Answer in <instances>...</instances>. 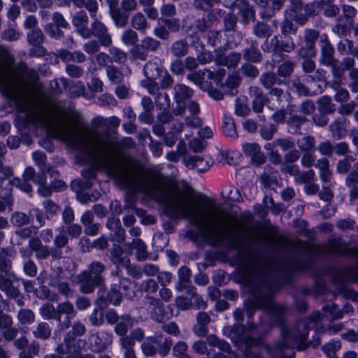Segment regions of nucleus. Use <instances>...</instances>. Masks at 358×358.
<instances>
[{
  "label": "nucleus",
  "instance_id": "f257e3e1",
  "mask_svg": "<svg viewBox=\"0 0 358 358\" xmlns=\"http://www.w3.org/2000/svg\"><path fill=\"white\" fill-rule=\"evenodd\" d=\"M163 210L172 221L187 220L198 229L208 245L237 251L234 258V264L238 268L250 297L244 301L243 309L236 308L234 311L236 323L224 329L223 331L235 345L241 350L243 348L245 357H250L251 348L264 345L263 340L271 328L286 327L288 308L275 303L276 292L290 284L296 273L315 275L313 261L310 258L294 259L280 264L274 259L263 258L245 246L241 236L234 230H225L217 217L207 219L201 211L178 198L173 197Z\"/></svg>",
  "mask_w": 358,
  "mask_h": 358
},
{
  "label": "nucleus",
  "instance_id": "f03ea898",
  "mask_svg": "<svg viewBox=\"0 0 358 358\" xmlns=\"http://www.w3.org/2000/svg\"><path fill=\"white\" fill-rule=\"evenodd\" d=\"M15 71L17 79L0 66V92L6 99L15 103L17 115L14 124L21 134L25 136L24 143L29 145L32 142L31 136L45 134L39 141V145L45 150L53 152L52 140H57L65 144L68 149L83 156V158L77 156L79 164H90L81 171L83 180L72 182L71 188L75 192L90 189L97 173L103 172L114 180L119 189L127 190L125 197L127 208H134L138 194L156 201L162 208L173 198L162 189L160 185L141 178L107 150L115 146L114 138L108 131L101 134L94 132L99 147V150H95L81 135L67 126L65 121L67 108L65 106L55 104L48 109L22 99V93L29 85L30 81L36 79V75L24 64H19Z\"/></svg>",
  "mask_w": 358,
  "mask_h": 358
},
{
  "label": "nucleus",
  "instance_id": "7ed1b4c3",
  "mask_svg": "<svg viewBox=\"0 0 358 358\" xmlns=\"http://www.w3.org/2000/svg\"><path fill=\"white\" fill-rule=\"evenodd\" d=\"M352 310L351 306H345L342 310L334 303L326 304L322 308V313L319 310L313 312L309 317L298 321L292 329L282 327L280 341L273 347L264 344V348L269 358H295L294 349L303 351L309 345L307 338L310 328L324 318L330 321L341 319L344 310Z\"/></svg>",
  "mask_w": 358,
  "mask_h": 358
},
{
  "label": "nucleus",
  "instance_id": "20e7f679",
  "mask_svg": "<svg viewBox=\"0 0 358 358\" xmlns=\"http://www.w3.org/2000/svg\"><path fill=\"white\" fill-rule=\"evenodd\" d=\"M13 172L10 168H5L1 170L0 176V212L6 209L12 210L13 199L11 196V191L15 187L21 191L29 193L31 192V187L27 183H20L19 178H12Z\"/></svg>",
  "mask_w": 358,
  "mask_h": 358
},
{
  "label": "nucleus",
  "instance_id": "39448f33",
  "mask_svg": "<svg viewBox=\"0 0 358 358\" xmlns=\"http://www.w3.org/2000/svg\"><path fill=\"white\" fill-rule=\"evenodd\" d=\"M105 265L100 262L94 261L87 268L82 271L73 278V282L79 285L80 291L83 294L92 293L96 287H99L104 281L102 275Z\"/></svg>",
  "mask_w": 358,
  "mask_h": 358
},
{
  "label": "nucleus",
  "instance_id": "423d86ee",
  "mask_svg": "<svg viewBox=\"0 0 358 358\" xmlns=\"http://www.w3.org/2000/svg\"><path fill=\"white\" fill-rule=\"evenodd\" d=\"M11 252V249L0 248V289L8 296H16L18 289L13 285L14 276L10 273L11 262L9 259Z\"/></svg>",
  "mask_w": 358,
  "mask_h": 358
},
{
  "label": "nucleus",
  "instance_id": "0eeeda50",
  "mask_svg": "<svg viewBox=\"0 0 358 358\" xmlns=\"http://www.w3.org/2000/svg\"><path fill=\"white\" fill-rule=\"evenodd\" d=\"M209 24L204 18L199 19L190 27V33L188 34V37L190 42L195 49L201 52L197 55V59L201 64H205L212 62L214 59V55L212 52L208 51L204 49V45L199 42L201 36H203L205 31L208 27Z\"/></svg>",
  "mask_w": 358,
  "mask_h": 358
},
{
  "label": "nucleus",
  "instance_id": "6e6552de",
  "mask_svg": "<svg viewBox=\"0 0 358 358\" xmlns=\"http://www.w3.org/2000/svg\"><path fill=\"white\" fill-rule=\"evenodd\" d=\"M145 79L141 80V85L150 94H155L159 90L156 80L163 73L162 61L155 58L148 62L143 69Z\"/></svg>",
  "mask_w": 358,
  "mask_h": 358
},
{
  "label": "nucleus",
  "instance_id": "1a4fd4ad",
  "mask_svg": "<svg viewBox=\"0 0 358 358\" xmlns=\"http://www.w3.org/2000/svg\"><path fill=\"white\" fill-rule=\"evenodd\" d=\"M69 334L64 339V343L57 345L56 351L61 355L68 354L69 358H95L92 354H84L82 349L86 345L85 341L82 339H71Z\"/></svg>",
  "mask_w": 358,
  "mask_h": 358
},
{
  "label": "nucleus",
  "instance_id": "9d476101",
  "mask_svg": "<svg viewBox=\"0 0 358 358\" xmlns=\"http://www.w3.org/2000/svg\"><path fill=\"white\" fill-rule=\"evenodd\" d=\"M110 260L117 268H125L127 273L134 278H140L142 272L139 267L130 264V259L127 255H123V250L117 245H113L110 251Z\"/></svg>",
  "mask_w": 358,
  "mask_h": 358
},
{
  "label": "nucleus",
  "instance_id": "9b49d317",
  "mask_svg": "<svg viewBox=\"0 0 358 358\" xmlns=\"http://www.w3.org/2000/svg\"><path fill=\"white\" fill-rule=\"evenodd\" d=\"M131 288V282L125 278H119L118 283H113L110 285V291L104 296L105 300L108 303L113 306H119L122 301L123 296L131 298L129 291Z\"/></svg>",
  "mask_w": 358,
  "mask_h": 358
},
{
  "label": "nucleus",
  "instance_id": "f8f14e48",
  "mask_svg": "<svg viewBox=\"0 0 358 358\" xmlns=\"http://www.w3.org/2000/svg\"><path fill=\"white\" fill-rule=\"evenodd\" d=\"M53 84L55 85V91L56 93L66 91L67 94L71 98L80 96H85V87L84 83L82 81H75L62 77L55 79L52 83H51L52 87H54Z\"/></svg>",
  "mask_w": 358,
  "mask_h": 358
},
{
  "label": "nucleus",
  "instance_id": "ddd939ff",
  "mask_svg": "<svg viewBox=\"0 0 358 358\" xmlns=\"http://www.w3.org/2000/svg\"><path fill=\"white\" fill-rule=\"evenodd\" d=\"M356 13L357 10L353 6L343 5V14L345 19L343 17H338L336 24L332 27L333 32L341 37L347 36L352 24V18Z\"/></svg>",
  "mask_w": 358,
  "mask_h": 358
},
{
  "label": "nucleus",
  "instance_id": "4468645a",
  "mask_svg": "<svg viewBox=\"0 0 358 358\" xmlns=\"http://www.w3.org/2000/svg\"><path fill=\"white\" fill-rule=\"evenodd\" d=\"M113 338V336L110 332L98 331L90 336L88 348L93 352H101L111 345Z\"/></svg>",
  "mask_w": 358,
  "mask_h": 358
},
{
  "label": "nucleus",
  "instance_id": "2eb2a0df",
  "mask_svg": "<svg viewBox=\"0 0 358 358\" xmlns=\"http://www.w3.org/2000/svg\"><path fill=\"white\" fill-rule=\"evenodd\" d=\"M94 21L89 28V38L92 36L98 38L101 45L108 47L112 43L111 36L108 32L107 27L99 20V17L93 18Z\"/></svg>",
  "mask_w": 358,
  "mask_h": 358
},
{
  "label": "nucleus",
  "instance_id": "dca6fc26",
  "mask_svg": "<svg viewBox=\"0 0 358 358\" xmlns=\"http://www.w3.org/2000/svg\"><path fill=\"white\" fill-rule=\"evenodd\" d=\"M182 162L188 169H196L199 172H205L213 165V159L209 156L188 155L183 158Z\"/></svg>",
  "mask_w": 358,
  "mask_h": 358
},
{
  "label": "nucleus",
  "instance_id": "f3484780",
  "mask_svg": "<svg viewBox=\"0 0 358 358\" xmlns=\"http://www.w3.org/2000/svg\"><path fill=\"white\" fill-rule=\"evenodd\" d=\"M222 4L229 8H231L237 4L243 23H248L250 20H255V12L252 7L246 2V0H223Z\"/></svg>",
  "mask_w": 358,
  "mask_h": 358
},
{
  "label": "nucleus",
  "instance_id": "a211bd4d",
  "mask_svg": "<svg viewBox=\"0 0 358 358\" xmlns=\"http://www.w3.org/2000/svg\"><path fill=\"white\" fill-rule=\"evenodd\" d=\"M225 74L226 71L223 68H220L216 71L204 69L203 71H199L196 73L189 74L187 76V78L195 82L206 78L214 81L216 85L220 86L222 85V81L225 76Z\"/></svg>",
  "mask_w": 358,
  "mask_h": 358
},
{
  "label": "nucleus",
  "instance_id": "6ab92c4d",
  "mask_svg": "<svg viewBox=\"0 0 358 358\" xmlns=\"http://www.w3.org/2000/svg\"><path fill=\"white\" fill-rule=\"evenodd\" d=\"M59 315V324L62 329H67L71 325V320L76 315L73 305L69 301L58 303L57 306Z\"/></svg>",
  "mask_w": 358,
  "mask_h": 358
},
{
  "label": "nucleus",
  "instance_id": "aec40b11",
  "mask_svg": "<svg viewBox=\"0 0 358 358\" xmlns=\"http://www.w3.org/2000/svg\"><path fill=\"white\" fill-rule=\"evenodd\" d=\"M124 247L125 251H123V255L129 257L135 250V257L138 261L143 262L147 259L148 256L147 247L141 239L136 238L131 242H127L124 244Z\"/></svg>",
  "mask_w": 358,
  "mask_h": 358
},
{
  "label": "nucleus",
  "instance_id": "412c9836",
  "mask_svg": "<svg viewBox=\"0 0 358 358\" xmlns=\"http://www.w3.org/2000/svg\"><path fill=\"white\" fill-rule=\"evenodd\" d=\"M320 252L331 255H348L351 250L345 245H342L341 241L336 238H330L320 249Z\"/></svg>",
  "mask_w": 358,
  "mask_h": 358
},
{
  "label": "nucleus",
  "instance_id": "4be33fe9",
  "mask_svg": "<svg viewBox=\"0 0 358 358\" xmlns=\"http://www.w3.org/2000/svg\"><path fill=\"white\" fill-rule=\"evenodd\" d=\"M106 227L110 231L109 239L111 241L122 243L125 239V231L121 226L119 218L110 217L107 220Z\"/></svg>",
  "mask_w": 358,
  "mask_h": 358
},
{
  "label": "nucleus",
  "instance_id": "5701e85b",
  "mask_svg": "<svg viewBox=\"0 0 358 358\" xmlns=\"http://www.w3.org/2000/svg\"><path fill=\"white\" fill-rule=\"evenodd\" d=\"M173 91V98L179 108L178 113H180L185 107L186 102L192 97L193 92L189 87L184 84L175 85Z\"/></svg>",
  "mask_w": 358,
  "mask_h": 358
},
{
  "label": "nucleus",
  "instance_id": "b1692460",
  "mask_svg": "<svg viewBox=\"0 0 358 358\" xmlns=\"http://www.w3.org/2000/svg\"><path fill=\"white\" fill-rule=\"evenodd\" d=\"M108 306V303L104 299V296L99 292V297L95 302V308L90 316L91 324L94 326H100L104 322L103 310Z\"/></svg>",
  "mask_w": 358,
  "mask_h": 358
},
{
  "label": "nucleus",
  "instance_id": "393cba45",
  "mask_svg": "<svg viewBox=\"0 0 358 358\" xmlns=\"http://www.w3.org/2000/svg\"><path fill=\"white\" fill-rule=\"evenodd\" d=\"M146 303L149 304L151 318L157 322H163L166 319V314L162 301L158 299L147 297Z\"/></svg>",
  "mask_w": 358,
  "mask_h": 358
},
{
  "label": "nucleus",
  "instance_id": "a878e982",
  "mask_svg": "<svg viewBox=\"0 0 358 358\" xmlns=\"http://www.w3.org/2000/svg\"><path fill=\"white\" fill-rule=\"evenodd\" d=\"M87 23L88 17L84 10H80L73 17L72 24L77 28L78 34L83 38H89L90 31Z\"/></svg>",
  "mask_w": 358,
  "mask_h": 358
},
{
  "label": "nucleus",
  "instance_id": "bb28decb",
  "mask_svg": "<svg viewBox=\"0 0 358 358\" xmlns=\"http://www.w3.org/2000/svg\"><path fill=\"white\" fill-rule=\"evenodd\" d=\"M318 36V31L315 29H307L305 30L304 38L308 50L306 51L304 48H301L299 52V55L301 57H305L307 56H313L315 55L316 52L314 46Z\"/></svg>",
  "mask_w": 358,
  "mask_h": 358
},
{
  "label": "nucleus",
  "instance_id": "cd10ccee",
  "mask_svg": "<svg viewBox=\"0 0 358 358\" xmlns=\"http://www.w3.org/2000/svg\"><path fill=\"white\" fill-rule=\"evenodd\" d=\"M11 317L6 314H0V332L6 341L13 340L17 335V331L12 327Z\"/></svg>",
  "mask_w": 358,
  "mask_h": 358
},
{
  "label": "nucleus",
  "instance_id": "c85d7f7f",
  "mask_svg": "<svg viewBox=\"0 0 358 358\" xmlns=\"http://www.w3.org/2000/svg\"><path fill=\"white\" fill-rule=\"evenodd\" d=\"M207 341L209 345L216 347L219 350V352H216L213 355V358H229V356L225 354H231V347L227 342L223 340H220L217 337L213 335L209 336L207 338Z\"/></svg>",
  "mask_w": 358,
  "mask_h": 358
},
{
  "label": "nucleus",
  "instance_id": "c756f323",
  "mask_svg": "<svg viewBox=\"0 0 358 358\" xmlns=\"http://www.w3.org/2000/svg\"><path fill=\"white\" fill-rule=\"evenodd\" d=\"M58 234L54 239L55 250L52 252V256L57 259L62 257V252L59 250L64 248L69 243V237L66 234V227L60 226L56 229Z\"/></svg>",
  "mask_w": 358,
  "mask_h": 358
},
{
  "label": "nucleus",
  "instance_id": "7c9ffc66",
  "mask_svg": "<svg viewBox=\"0 0 358 358\" xmlns=\"http://www.w3.org/2000/svg\"><path fill=\"white\" fill-rule=\"evenodd\" d=\"M216 57L215 58V63L226 66L229 69L235 68L239 63L241 55L238 52H231L227 56H223L220 54V51L217 49L215 50Z\"/></svg>",
  "mask_w": 358,
  "mask_h": 358
},
{
  "label": "nucleus",
  "instance_id": "2f4dec72",
  "mask_svg": "<svg viewBox=\"0 0 358 358\" xmlns=\"http://www.w3.org/2000/svg\"><path fill=\"white\" fill-rule=\"evenodd\" d=\"M131 73V70L129 66H122L120 69L114 65H109L106 67V74L109 80L114 83H120L123 80L124 76H127Z\"/></svg>",
  "mask_w": 358,
  "mask_h": 358
},
{
  "label": "nucleus",
  "instance_id": "473e14b6",
  "mask_svg": "<svg viewBox=\"0 0 358 358\" xmlns=\"http://www.w3.org/2000/svg\"><path fill=\"white\" fill-rule=\"evenodd\" d=\"M187 110L190 115L185 119V123L188 127L192 128H197L201 125V119L197 115L199 113V106L197 102L194 101H188Z\"/></svg>",
  "mask_w": 358,
  "mask_h": 358
},
{
  "label": "nucleus",
  "instance_id": "72a5a7b5",
  "mask_svg": "<svg viewBox=\"0 0 358 358\" xmlns=\"http://www.w3.org/2000/svg\"><path fill=\"white\" fill-rule=\"evenodd\" d=\"M162 337L161 336H154L148 337L141 344L143 353L147 357L153 356L157 348L161 346Z\"/></svg>",
  "mask_w": 358,
  "mask_h": 358
},
{
  "label": "nucleus",
  "instance_id": "f704fd0d",
  "mask_svg": "<svg viewBox=\"0 0 358 358\" xmlns=\"http://www.w3.org/2000/svg\"><path fill=\"white\" fill-rule=\"evenodd\" d=\"M323 41V36H322ZM324 44L321 48V55L320 58V64L324 66L333 64L336 59L334 57V48L327 39V36H324Z\"/></svg>",
  "mask_w": 358,
  "mask_h": 358
},
{
  "label": "nucleus",
  "instance_id": "c9c22d12",
  "mask_svg": "<svg viewBox=\"0 0 358 358\" xmlns=\"http://www.w3.org/2000/svg\"><path fill=\"white\" fill-rule=\"evenodd\" d=\"M178 281L175 285V289L177 292H182L184 289L186 291L189 287L192 286L190 284V278H191V270L189 267L186 266H183L178 269Z\"/></svg>",
  "mask_w": 358,
  "mask_h": 358
},
{
  "label": "nucleus",
  "instance_id": "e433bc0d",
  "mask_svg": "<svg viewBox=\"0 0 358 358\" xmlns=\"http://www.w3.org/2000/svg\"><path fill=\"white\" fill-rule=\"evenodd\" d=\"M345 183L350 188L351 201L358 199V162L355 164L353 171L346 178Z\"/></svg>",
  "mask_w": 358,
  "mask_h": 358
},
{
  "label": "nucleus",
  "instance_id": "4c0bfd02",
  "mask_svg": "<svg viewBox=\"0 0 358 358\" xmlns=\"http://www.w3.org/2000/svg\"><path fill=\"white\" fill-rule=\"evenodd\" d=\"M91 64L87 68V73L94 74L98 69L107 67L108 62H111L110 56L103 52H99L94 57L90 58Z\"/></svg>",
  "mask_w": 358,
  "mask_h": 358
},
{
  "label": "nucleus",
  "instance_id": "58836bf2",
  "mask_svg": "<svg viewBox=\"0 0 358 358\" xmlns=\"http://www.w3.org/2000/svg\"><path fill=\"white\" fill-rule=\"evenodd\" d=\"M243 152L258 164L264 162L265 157L260 153V147L255 143H245L242 145Z\"/></svg>",
  "mask_w": 358,
  "mask_h": 358
},
{
  "label": "nucleus",
  "instance_id": "ea45409f",
  "mask_svg": "<svg viewBox=\"0 0 358 358\" xmlns=\"http://www.w3.org/2000/svg\"><path fill=\"white\" fill-rule=\"evenodd\" d=\"M249 94L251 97H253L252 109L254 112L256 113H261L266 101L261 89L257 86H252L249 88Z\"/></svg>",
  "mask_w": 358,
  "mask_h": 358
},
{
  "label": "nucleus",
  "instance_id": "a19ab883",
  "mask_svg": "<svg viewBox=\"0 0 358 358\" xmlns=\"http://www.w3.org/2000/svg\"><path fill=\"white\" fill-rule=\"evenodd\" d=\"M58 56L65 63L70 62L83 63L86 60L85 55L80 50L71 52L67 50H60Z\"/></svg>",
  "mask_w": 358,
  "mask_h": 358
},
{
  "label": "nucleus",
  "instance_id": "79ce46f5",
  "mask_svg": "<svg viewBox=\"0 0 358 358\" xmlns=\"http://www.w3.org/2000/svg\"><path fill=\"white\" fill-rule=\"evenodd\" d=\"M134 319L128 314H124L120 316V321H117L115 326V333L118 336L126 335L129 327L134 325Z\"/></svg>",
  "mask_w": 358,
  "mask_h": 358
},
{
  "label": "nucleus",
  "instance_id": "37998d69",
  "mask_svg": "<svg viewBox=\"0 0 358 358\" xmlns=\"http://www.w3.org/2000/svg\"><path fill=\"white\" fill-rule=\"evenodd\" d=\"M29 247L36 252V257L39 259H45L50 255V250L45 245H43L39 238L29 239Z\"/></svg>",
  "mask_w": 358,
  "mask_h": 358
},
{
  "label": "nucleus",
  "instance_id": "c03bdc74",
  "mask_svg": "<svg viewBox=\"0 0 358 358\" xmlns=\"http://www.w3.org/2000/svg\"><path fill=\"white\" fill-rule=\"evenodd\" d=\"M110 14L117 27H124L127 25L129 17V13L121 10L120 8L110 6Z\"/></svg>",
  "mask_w": 358,
  "mask_h": 358
},
{
  "label": "nucleus",
  "instance_id": "a18cd8bd",
  "mask_svg": "<svg viewBox=\"0 0 358 358\" xmlns=\"http://www.w3.org/2000/svg\"><path fill=\"white\" fill-rule=\"evenodd\" d=\"M224 43L223 48H234L241 43L242 36L240 32L234 29L231 31H224Z\"/></svg>",
  "mask_w": 358,
  "mask_h": 358
},
{
  "label": "nucleus",
  "instance_id": "49530a36",
  "mask_svg": "<svg viewBox=\"0 0 358 358\" xmlns=\"http://www.w3.org/2000/svg\"><path fill=\"white\" fill-rule=\"evenodd\" d=\"M131 22L132 27L141 34H145L146 31L150 27L144 15L140 12L136 13L132 17Z\"/></svg>",
  "mask_w": 358,
  "mask_h": 358
},
{
  "label": "nucleus",
  "instance_id": "de8ad7c7",
  "mask_svg": "<svg viewBox=\"0 0 358 358\" xmlns=\"http://www.w3.org/2000/svg\"><path fill=\"white\" fill-rule=\"evenodd\" d=\"M345 117H342L337 118L330 124L329 129L334 138L340 139L345 135Z\"/></svg>",
  "mask_w": 358,
  "mask_h": 358
},
{
  "label": "nucleus",
  "instance_id": "09e8293b",
  "mask_svg": "<svg viewBox=\"0 0 358 358\" xmlns=\"http://www.w3.org/2000/svg\"><path fill=\"white\" fill-rule=\"evenodd\" d=\"M306 118L301 115H294L287 120L288 130L292 134H301V127L306 122Z\"/></svg>",
  "mask_w": 358,
  "mask_h": 358
},
{
  "label": "nucleus",
  "instance_id": "8fccbe9b",
  "mask_svg": "<svg viewBox=\"0 0 358 358\" xmlns=\"http://www.w3.org/2000/svg\"><path fill=\"white\" fill-rule=\"evenodd\" d=\"M39 314L46 320H55L59 322L57 308L52 303H46L39 308Z\"/></svg>",
  "mask_w": 358,
  "mask_h": 358
},
{
  "label": "nucleus",
  "instance_id": "3c124183",
  "mask_svg": "<svg viewBox=\"0 0 358 358\" xmlns=\"http://www.w3.org/2000/svg\"><path fill=\"white\" fill-rule=\"evenodd\" d=\"M260 82L266 89H271L275 85H281L284 83L283 80L278 78L272 72L263 73L260 77Z\"/></svg>",
  "mask_w": 358,
  "mask_h": 358
},
{
  "label": "nucleus",
  "instance_id": "603ef678",
  "mask_svg": "<svg viewBox=\"0 0 358 358\" xmlns=\"http://www.w3.org/2000/svg\"><path fill=\"white\" fill-rule=\"evenodd\" d=\"M207 22H208V29L210 27V22L205 20ZM205 33H207V37H208V43L213 47L219 46L220 48L223 47V43H224V38H222V31H208V29L205 31ZM206 34H204L203 37H204Z\"/></svg>",
  "mask_w": 358,
  "mask_h": 358
},
{
  "label": "nucleus",
  "instance_id": "864d4df0",
  "mask_svg": "<svg viewBox=\"0 0 358 358\" xmlns=\"http://www.w3.org/2000/svg\"><path fill=\"white\" fill-rule=\"evenodd\" d=\"M248 98L245 96L237 97L235 101V113L238 116L245 117L250 113Z\"/></svg>",
  "mask_w": 358,
  "mask_h": 358
},
{
  "label": "nucleus",
  "instance_id": "5fc2aeb1",
  "mask_svg": "<svg viewBox=\"0 0 358 358\" xmlns=\"http://www.w3.org/2000/svg\"><path fill=\"white\" fill-rule=\"evenodd\" d=\"M217 13L220 17H222L224 18V24L225 27L224 31H231L234 29L237 22V19L234 13L231 12L226 13L225 10L222 9H218Z\"/></svg>",
  "mask_w": 358,
  "mask_h": 358
},
{
  "label": "nucleus",
  "instance_id": "6e6d98bb",
  "mask_svg": "<svg viewBox=\"0 0 358 358\" xmlns=\"http://www.w3.org/2000/svg\"><path fill=\"white\" fill-rule=\"evenodd\" d=\"M297 145L303 152H314L315 150V140L311 136H304L297 141Z\"/></svg>",
  "mask_w": 358,
  "mask_h": 358
},
{
  "label": "nucleus",
  "instance_id": "4d7b16f0",
  "mask_svg": "<svg viewBox=\"0 0 358 358\" xmlns=\"http://www.w3.org/2000/svg\"><path fill=\"white\" fill-rule=\"evenodd\" d=\"M222 131L226 136L230 137L233 139H235L238 137L234 122L230 117H224L222 122Z\"/></svg>",
  "mask_w": 358,
  "mask_h": 358
},
{
  "label": "nucleus",
  "instance_id": "13d9d810",
  "mask_svg": "<svg viewBox=\"0 0 358 358\" xmlns=\"http://www.w3.org/2000/svg\"><path fill=\"white\" fill-rule=\"evenodd\" d=\"M257 42H254L250 48L243 52V57L245 60L252 62H259L262 59V54L257 48Z\"/></svg>",
  "mask_w": 358,
  "mask_h": 358
},
{
  "label": "nucleus",
  "instance_id": "bf43d9fd",
  "mask_svg": "<svg viewBox=\"0 0 358 358\" xmlns=\"http://www.w3.org/2000/svg\"><path fill=\"white\" fill-rule=\"evenodd\" d=\"M33 335L39 339H48L51 335V328L49 324L45 322L38 323L36 329L33 330Z\"/></svg>",
  "mask_w": 358,
  "mask_h": 358
},
{
  "label": "nucleus",
  "instance_id": "052dcab7",
  "mask_svg": "<svg viewBox=\"0 0 358 358\" xmlns=\"http://www.w3.org/2000/svg\"><path fill=\"white\" fill-rule=\"evenodd\" d=\"M43 206L45 211V217L48 220H55L57 217L59 207L50 199H46L43 202Z\"/></svg>",
  "mask_w": 358,
  "mask_h": 358
},
{
  "label": "nucleus",
  "instance_id": "680f3d73",
  "mask_svg": "<svg viewBox=\"0 0 358 358\" xmlns=\"http://www.w3.org/2000/svg\"><path fill=\"white\" fill-rule=\"evenodd\" d=\"M292 89L300 96H313L314 94H317L318 92H321L322 91L320 89L317 91L310 90L301 83V80L299 78H296L293 80Z\"/></svg>",
  "mask_w": 358,
  "mask_h": 358
},
{
  "label": "nucleus",
  "instance_id": "e2e57ef3",
  "mask_svg": "<svg viewBox=\"0 0 358 358\" xmlns=\"http://www.w3.org/2000/svg\"><path fill=\"white\" fill-rule=\"evenodd\" d=\"M186 293L188 296H191L192 305L194 308L196 309H200V308H206V303L203 299V298L196 294V289L195 287H189L188 289L186 291Z\"/></svg>",
  "mask_w": 358,
  "mask_h": 358
},
{
  "label": "nucleus",
  "instance_id": "0e129e2a",
  "mask_svg": "<svg viewBox=\"0 0 358 358\" xmlns=\"http://www.w3.org/2000/svg\"><path fill=\"white\" fill-rule=\"evenodd\" d=\"M240 84V78L236 74L229 75L225 82L223 87H226L224 90L226 92L234 95L237 93V87Z\"/></svg>",
  "mask_w": 358,
  "mask_h": 358
},
{
  "label": "nucleus",
  "instance_id": "69168bd1",
  "mask_svg": "<svg viewBox=\"0 0 358 358\" xmlns=\"http://www.w3.org/2000/svg\"><path fill=\"white\" fill-rule=\"evenodd\" d=\"M109 54L111 56V62L122 64L127 61V55L124 50H122L120 48H118L117 47H111L109 49Z\"/></svg>",
  "mask_w": 358,
  "mask_h": 358
},
{
  "label": "nucleus",
  "instance_id": "338daca9",
  "mask_svg": "<svg viewBox=\"0 0 358 358\" xmlns=\"http://www.w3.org/2000/svg\"><path fill=\"white\" fill-rule=\"evenodd\" d=\"M341 343L339 341L332 340L324 344L322 347V350L326 355L327 358H331L336 356V352L341 348Z\"/></svg>",
  "mask_w": 358,
  "mask_h": 358
},
{
  "label": "nucleus",
  "instance_id": "774afa93",
  "mask_svg": "<svg viewBox=\"0 0 358 358\" xmlns=\"http://www.w3.org/2000/svg\"><path fill=\"white\" fill-rule=\"evenodd\" d=\"M188 345L184 341L177 342L173 348V354L177 358H191L187 354Z\"/></svg>",
  "mask_w": 358,
  "mask_h": 358
}]
</instances>
